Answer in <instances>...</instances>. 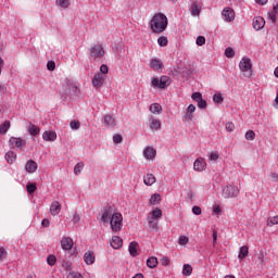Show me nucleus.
<instances>
[{"label": "nucleus", "mask_w": 278, "mask_h": 278, "mask_svg": "<svg viewBox=\"0 0 278 278\" xmlns=\"http://www.w3.org/2000/svg\"><path fill=\"white\" fill-rule=\"evenodd\" d=\"M49 225H51V223L49 222V219H47V218H45V219H42V222H41V226L42 227H49Z\"/></svg>", "instance_id": "338daca9"}, {"label": "nucleus", "mask_w": 278, "mask_h": 278, "mask_svg": "<svg viewBox=\"0 0 278 278\" xmlns=\"http://www.w3.org/2000/svg\"><path fill=\"white\" fill-rule=\"evenodd\" d=\"M195 45H198V47H203V45H205V38L203 36H198Z\"/></svg>", "instance_id": "de8ad7c7"}, {"label": "nucleus", "mask_w": 278, "mask_h": 278, "mask_svg": "<svg viewBox=\"0 0 278 278\" xmlns=\"http://www.w3.org/2000/svg\"><path fill=\"white\" fill-rule=\"evenodd\" d=\"M152 34H164L168 29V17L164 13H156L150 21Z\"/></svg>", "instance_id": "f257e3e1"}, {"label": "nucleus", "mask_w": 278, "mask_h": 278, "mask_svg": "<svg viewBox=\"0 0 278 278\" xmlns=\"http://www.w3.org/2000/svg\"><path fill=\"white\" fill-rule=\"evenodd\" d=\"M42 138L46 142H55L58 140V134L53 130H46L42 134Z\"/></svg>", "instance_id": "ddd939ff"}, {"label": "nucleus", "mask_w": 278, "mask_h": 278, "mask_svg": "<svg viewBox=\"0 0 278 278\" xmlns=\"http://www.w3.org/2000/svg\"><path fill=\"white\" fill-rule=\"evenodd\" d=\"M233 129H236V125H233V123H226V131H233Z\"/></svg>", "instance_id": "4d7b16f0"}, {"label": "nucleus", "mask_w": 278, "mask_h": 278, "mask_svg": "<svg viewBox=\"0 0 278 278\" xmlns=\"http://www.w3.org/2000/svg\"><path fill=\"white\" fill-rule=\"evenodd\" d=\"M113 142H114L115 144H121V142H123V136H121V135H114V136H113Z\"/></svg>", "instance_id": "3c124183"}, {"label": "nucleus", "mask_w": 278, "mask_h": 278, "mask_svg": "<svg viewBox=\"0 0 278 278\" xmlns=\"http://www.w3.org/2000/svg\"><path fill=\"white\" fill-rule=\"evenodd\" d=\"M222 210H220V206L219 205H216L214 208H213V215L216 216L218 214H220Z\"/></svg>", "instance_id": "0e129e2a"}, {"label": "nucleus", "mask_w": 278, "mask_h": 278, "mask_svg": "<svg viewBox=\"0 0 278 278\" xmlns=\"http://www.w3.org/2000/svg\"><path fill=\"white\" fill-rule=\"evenodd\" d=\"M79 220H80L79 215L77 213H74V215H73V223L77 224V223H79Z\"/></svg>", "instance_id": "69168bd1"}, {"label": "nucleus", "mask_w": 278, "mask_h": 278, "mask_svg": "<svg viewBox=\"0 0 278 278\" xmlns=\"http://www.w3.org/2000/svg\"><path fill=\"white\" fill-rule=\"evenodd\" d=\"M114 214L115 213H114V210H112V207H105L101 215V223H103L104 225H108V223H110Z\"/></svg>", "instance_id": "6e6552de"}, {"label": "nucleus", "mask_w": 278, "mask_h": 278, "mask_svg": "<svg viewBox=\"0 0 278 278\" xmlns=\"http://www.w3.org/2000/svg\"><path fill=\"white\" fill-rule=\"evenodd\" d=\"M192 118H193L192 113L186 112V114H185V119H186V121H192Z\"/></svg>", "instance_id": "774afa93"}, {"label": "nucleus", "mask_w": 278, "mask_h": 278, "mask_svg": "<svg viewBox=\"0 0 278 278\" xmlns=\"http://www.w3.org/2000/svg\"><path fill=\"white\" fill-rule=\"evenodd\" d=\"M225 55L226 58H233V55H236V51H233L231 47H228L225 50Z\"/></svg>", "instance_id": "49530a36"}, {"label": "nucleus", "mask_w": 278, "mask_h": 278, "mask_svg": "<svg viewBox=\"0 0 278 278\" xmlns=\"http://www.w3.org/2000/svg\"><path fill=\"white\" fill-rule=\"evenodd\" d=\"M70 127H71V129H74L75 131H77V129H79V127H81V124L79 123V121H72L70 123Z\"/></svg>", "instance_id": "a18cd8bd"}, {"label": "nucleus", "mask_w": 278, "mask_h": 278, "mask_svg": "<svg viewBox=\"0 0 278 278\" xmlns=\"http://www.w3.org/2000/svg\"><path fill=\"white\" fill-rule=\"evenodd\" d=\"M4 157L8 164H14V162H16V154L14 153V151L7 152Z\"/></svg>", "instance_id": "a878e982"}, {"label": "nucleus", "mask_w": 278, "mask_h": 278, "mask_svg": "<svg viewBox=\"0 0 278 278\" xmlns=\"http://www.w3.org/2000/svg\"><path fill=\"white\" fill-rule=\"evenodd\" d=\"M56 5L60 8H68L71 5V0H56Z\"/></svg>", "instance_id": "79ce46f5"}, {"label": "nucleus", "mask_w": 278, "mask_h": 278, "mask_svg": "<svg viewBox=\"0 0 278 278\" xmlns=\"http://www.w3.org/2000/svg\"><path fill=\"white\" fill-rule=\"evenodd\" d=\"M201 208L200 206H193L192 207V214H194L195 216H201Z\"/></svg>", "instance_id": "13d9d810"}, {"label": "nucleus", "mask_w": 278, "mask_h": 278, "mask_svg": "<svg viewBox=\"0 0 278 278\" xmlns=\"http://www.w3.org/2000/svg\"><path fill=\"white\" fill-rule=\"evenodd\" d=\"M25 170L30 174L36 173V170H38V163H36L34 160L27 161Z\"/></svg>", "instance_id": "aec40b11"}, {"label": "nucleus", "mask_w": 278, "mask_h": 278, "mask_svg": "<svg viewBox=\"0 0 278 278\" xmlns=\"http://www.w3.org/2000/svg\"><path fill=\"white\" fill-rule=\"evenodd\" d=\"M109 72H110V68L108 67V65L102 64L100 66V73H102V75H108Z\"/></svg>", "instance_id": "603ef678"}, {"label": "nucleus", "mask_w": 278, "mask_h": 278, "mask_svg": "<svg viewBox=\"0 0 278 278\" xmlns=\"http://www.w3.org/2000/svg\"><path fill=\"white\" fill-rule=\"evenodd\" d=\"M182 275H185V277H190L192 275V266L185 264L182 267Z\"/></svg>", "instance_id": "473e14b6"}, {"label": "nucleus", "mask_w": 278, "mask_h": 278, "mask_svg": "<svg viewBox=\"0 0 278 278\" xmlns=\"http://www.w3.org/2000/svg\"><path fill=\"white\" fill-rule=\"evenodd\" d=\"M110 244L112 249L118 250L121 247H123V239L119 236H113Z\"/></svg>", "instance_id": "f3484780"}, {"label": "nucleus", "mask_w": 278, "mask_h": 278, "mask_svg": "<svg viewBox=\"0 0 278 278\" xmlns=\"http://www.w3.org/2000/svg\"><path fill=\"white\" fill-rule=\"evenodd\" d=\"M157 45H159V47H168V37H166V36L159 37Z\"/></svg>", "instance_id": "72a5a7b5"}, {"label": "nucleus", "mask_w": 278, "mask_h": 278, "mask_svg": "<svg viewBox=\"0 0 278 278\" xmlns=\"http://www.w3.org/2000/svg\"><path fill=\"white\" fill-rule=\"evenodd\" d=\"M191 99L198 103L203 99V94H201V92H193Z\"/></svg>", "instance_id": "37998d69"}, {"label": "nucleus", "mask_w": 278, "mask_h": 278, "mask_svg": "<svg viewBox=\"0 0 278 278\" xmlns=\"http://www.w3.org/2000/svg\"><path fill=\"white\" fill-rule=\"evenodd\" d=\"M121 49H123V45H121V43H115L113 47L114 53H119Z\"/></svg>", "instance_id": "bf43d9fd"}, {"label": "nucleus", "mask_w": 278, "mask_h": 278, "mask_svg": "<svg viewBox=\"0 0 278 278\" xmlns=\"http://www.w3.org/2000/svg\"><path fill=\"white\" fill-rule=\"evenodd\" d=\"M27 130L30 134V136H38L40 134V128L34 124L28 123Z\"/></svg>", "instance_id": "393cba45"}, {"label": "nucleus", "mask_w": 278, "mask_h": 278, "mask_svg": "<svg viewBox=\"0 0 278 278\" xmlns=\"http://www.w3.org/2000/svg\"><path fill=\"white\" fill-rule=\"evenodd\" d=\"M275 225H278V215L267 218V227H273Z\"/></svg>", "instance_id": "4c0bfd02"}, {"label": "nucleus", "mask_w": 278, "mask_h": 278, "mask_svg": "<svg viewBox=\"0 0 278 278\" xmlns=\"http://www.w3.org/2000/svg\"><path fill=\"white\" fill-rule=\"evenodd\" d=\"M188 242H190V239L184 235L179 236L178 238V244L180 247H186V244H188Z\"/></svg>", "instance_id": "58836bf2"}, {"label": "nucleus", "mask_w": 278, "mask_h": 278, "mask_svg": "<svg viewBox=\"0 0 278 278\" xmlns=\"http://www.w3.org/2000/svg\"><path fill=\"white\" fill-rule=\"evenodd\" d=\"M161 201H162V195H160L159 193H154L150 198V205H160Z\"/></svg>", "instance_id": "cd10ccee"}, {"label": "nucleus", "mask_w": 278, "mask_h": 278, "mask_svg": "<svg viewBox=\"0 0 278 278\" xmlns=\"http://www.w3.org/2000/svg\"><path fill=\"white\" fill-rule=\"evenodd\" d=\"M61 247L64 251H71V249H73V240L70 237H63Z\"/></svg>", "instance_id": "dca6fc26"}, {"label": "nucleus", "mask_w": 278, "mask_h": 278, "mask_svg": "<svg viewBox=\"0 0 278 278\" xmlns=\"http://www.w3.org/2000/svg\"><path fill=\"white\" fill-rule=\"evenodd\" d=\"M155 220L156 219H151L148 217V227L150 229H153L154 231H157V229H160V227L157 226V223Z\"/></svg>", "instance_id": "e433bc0d"}, {"label": "nucleus", "mask_w": 278, "mask_h": 278, "mask_svg": "<svg viewBox=\"0 0 278 278\" xmlns=\"http://www.w3.org/2000/svg\"><path fill=\"white\" fill-rule=\"evenodd\" d=\"M26 190H27L28 194H34L37 190L36 182H28L26 185Z\"/></svg>", "instance_id": "c9c22d12"}, {"label": "nucleus", "mask_w": 278, "mask_h": 278, "mask_svg": "<svg viewBox=\"0 0 278 278\" xmlns=\"http://www.w3.org/2000/svg\"><path fill=\"white\" fill-rule=\"evenodd\" d=\"M161 264L163 266H168V264H170V260L166 256H164L162 260H161Z\"/></svg>", "instance_id": "e2e57ef3"}, {"label": "nucleus", "mask_w": 278, "mask_h": 278, "mask_svg": "<svg viewBox=\"0 0 278 278\" xmlns=\"http://www.w3.org/2000/svg\"><path fill=\"white\" fill-rule=\"evenodd\" d=\"M103 125L109 129L112 127H116V119L113 118L112 115H105L103 119Z\"/></svg>", "instance_id": "4be33fe9"}, {"label": "nucleus", "mask_w": 278, "mask_h": 278, "mask_svg": "<svg viewBox=\"0 0 278 278\" xmlns=\"http://www.w3.org/2000/svg\"><path fill=\"white\" fill-rule=\"evenodd\" d=\"M96 257L94 252L88 251L84 254V262L87 266H92L94 264Z\"/></svg>", "instance_id": "a211bd4d"}, {"label": "nucleus", "mask_w": 278, "mask_h": 278, "mask_svg": "<svg viewBox=\"0 0 278 278\" xmlns=\"http://www.w3.org/2000/svg\"><path fill=\"white\" fill-rule=\"evenodd\" d=\"M62 212V204H60L58 201H53L50 205V214L52 216H58Z\"/></svg>", "instance_id": "2eb2a0df"}, {"label": "nucleus", "mask_w": 278, "mask_h": 278, "mask_svg": "<svg viewBox=\"0 0 278 278\" xmlns=\"http://www.w3.org/2000/svg\"><path fill=\"white\" fill-rule=\"evenodd\" d=\"M128 251L132 257L138 255V242L132 241L129 243Z\"/></svg>", "instance_id": "b1692460"}, {"label": "nucleus", "mask_w": 278, "mask_h": 278, "mask_svg": "<svg viewBox=\"0 0 278 278\" xmlns=\"http://www.w3.org/2000/svg\"><path fill=\"white\" fill-rule=\"evenodd\" d=\"M238 194H240V189L233 185L224 187L222 191V197H224V199H233Z\"/></svg>", "instance_id": "20e7f679"}, {"label": "nucleus", "mask_w": 278, "mask_h": 278, "mask_svg": "<svg viewBox=\"0 0 278 278\" xmlns=\"http://www.w3.org/2000/svg\"><path fill=\"white\" fill-rule=\"evenodd\" d=\"M110 225L112 231L115 233L123 229V214L121 213H113V216L110 219Z\"/></svg>", "instance_id": "7ed1b4c3"}, {"label": "nucleus", "mask_w": 278, "mask_h": 278, "mask_svg": "<svg viewBox=\"0 0 278 278\" xmlns=\"http://www.w3.org/2000/svg\"><path fill=\"white\" fill-rule=\"evenodd\" d=\"M149 127L152 131H157L162 128V122L153 116L149 117Z\"/></svg>", "instance_id": "f8f14e48"}, {"label": "nucleus", "mask_w": 278, "mask_h": 278, "mask_svg": "<svg viewBox=\"0 0 278 278\" xmlns=\"http://www.w3.org/2000/svg\"><path fill=\"white\" fill-rule=\"evenodd\" d=\"M208 159H210L211 162H216V160H218V153H216V152H211V153L208 154Z\"/></svg>", "instance_id": "864d4df0"}, {"label": "nucleus", "mask_w": 278, "mask_h": 278, "mask_svg": "<svg viewBox=\"0 0 278 278\" xmlns=\"http://www.w3.org/2000/svg\"><path fill=\"white\" fill-rule=\"evenodd\" d=\"M239 68L240 71H242V73H247L245 77H251V59L244 56L241 59L240 63H239Z\"/></svg>", "instance_id": "39448f33"}, {"label": "nucleus", "mask_w": 278, "mask_h": 278, "mask_svg": "<svg viewBox=\"0 0 278 278\" xmlns=\"http://www.w3.org/2000/svg\"><path fill=\"white\" fill-rule=\"evenodd\" d=\"M245 140H255V131L248 130L244 135Z\"/></svg>", "instance_id": "c03bdc74"}, {"label": "nucleus", "mask_w": 278, "mask_h": 278, "mask_svg": "<svg viewBox=\"0 0 278 278\" xmlns=\"http://www.w3.org/2000/svg\"><path fill=\"white\" fill-rule=\"evenodd\" d=\"M198 108H199V110H205V108H207V101H205V100H200L199 102H198Z\"/></svg>", "instance_id": "8fccbe9b"}, {"label": "nucleus", "mask_w": 278, "mask_h": 278, "mask_svg": "<svg viewBox=\"0 0 278 278\" xmlns=\"http://www.w3.org/2000/svg\"><path fill=\"white\" fill-rule=\"evenodd\" d=\"M148 218L152 220H157L159 218H162V210L155 208L150 213V216Z\"/></svg>", "instance_id": "bb28decb"}, {"label": "nucleus", "mask_w": 278, "mask_h": 278, "mask_svg": "<svg viewBox=\"0 0 278 278\" xmlns=\"http://www.w3.org/2000/svg\"><path fill=\"white\" fill-rule=\"evenodd\" d=\"M149 110L152 114H160L162 112V105L160 103H153Z\"/></svg>", "instance_id": "c85d7f7f"}, {"label": "nucleus", "mask_w": 278, "mask_h": 278, "mask_svg": "<svg viewBox=\"0 0 278 278\" xmlns=\"http://www.w3.org/2000/svg\"><path fill=\"white\" fill-rule=\"evenodd\" d=\"M90 55L93 60H99L105 55V49H103V46L101 45H94L90 49Z\"/></svg>", "instance_id": "423d86ee"}, {"label": "nucleus", "mask_w": 278, "mask_h": 278, "mask_svg": "<svg viewBox=\"0 0 278 278\" xmlns=\"http://www.w3.org/2000/svg\"><path fill=\"white\" fill-rule=\"evenodd\" d=\"M10 122H4L3 124L0 125V134L1 136H5V134H8V131H10Z\"/></svg>", "instance_id": "c756f323"}, {"label": "nucleus", "mask_w": 278, "mask_h": 278, "mask_svg": "<svg viewBox=\"0 0 278 278\" xmlns=\"http://www.w3.org/2000/svg\"><path fill=\"white\" fill-rule=\"evenodd\" d=\"M252 25L255 31H260V29H264V26L266 25V21L262 16H256L253 18Z\"/></svg>", "instance_id": "9d476101"}, {"label": "nucleus", "mask_w": 278, "mask_h": 278, "mask_svg": "<svg viewBox=\"0 0 278 278\" xmlns=\"http://www.w3.org/2000/svg\"><path fill=\"white\" fill-rule=\"evenodd\" d=\"M217 240H218V231L213 230V247H216Z\"/></svg>", "instance_id": "680f3d73"}, {"label": "nucleus", "mask_w": 278, "mask_h": 278, "mask_svg": "<svg viewBox=\"0 0 278 278\" xmlns=\"http://www.w3.org/2000/svg\"><path fill=\"white\" fill-rule=\"evenodd\" d=\"M152 88H160V90H164L170 86V77L161 76L160 78L153 77L151 78Z\"/></svg>", "instance_id": "f03ea898"}, {"label": "nucleus", "mask_w": 278, "mask_h": 278, "mask_svg": "<svg viewBox=\"0 0 278 278\" xmlns=\"http://www.w3.org/2000/svg\"><path fill=\"white\" fill-rule=\"evenodd\" d=\"M81 170H84V165L80 164V163L76 164L75 167H74V173L76 175H79V173H81Z\"/></svg>", "instance_id": "09e8293b"}, {"label": "nucleus", "mask_w": 278, "mask_h": 278, "mask_svg": "<svg viewBox=\"0 0 278 278\" xmlns=\"http://www.w3.org/2000/svg\"><path fill=\"white\" fill-rule=\"evenodd\" d=\"M223 101H224V98L222 93H215L213 96V102L216 103L217 105L223 103Z\"/></svg>", "instance_id": "a19ab883"}, {"label": "nucleus", "mask_w": 278, "mask_h": 278, "mask_svg": "<svg viewBox=\"0 0 278 278\" xmlns=\"http://www.w3.org/2000/svg\"><path fill=\"white\" fill-rule=\"evenodd\" d=\"M205 166H207V163H205V159L199 157L193 163V169L198 173H203L205 170Z\"/></svg>", "instance_id": "9b49d317"}, {"label": "nucleus", "mask_w": 278, "mask_h": 278, "mask_svg": "<svg viewBox=\"0 0 278 278\" xmlns=\"http://www.w3.org/2000/svg\"><path fill=\"white\" fill-rule=\"evenodd\" d=\"M155 155H156V151L152 147H147L143 150V157H146V160H154Z\"/></svg>", "instance_id": "6ab92c4d"}, {"label": "nucleus", "mask_w": 278, "mask_h": 278, "mask_svg": "<svg viewBox=\"0 0 278 278\" xmlns=\"http://www.w3.org/2000/svg\"><path fill=\"white\" fill-rule=\"evenodd\" d=\"M187 112L189 114H194V112H197V106H194V104H190L188 108H187Z\"/></svg>", "instance_id": "052dcab7"}, {"label": "nucleus", "mask_w": 278, "mask_h": 278, "mask_svg": "<svg viewBox=\"0 0 278 278\" xmlns=\"http://www.w3.org/2000/svg\"><path fill=\"white\" fill-rule=\"evenodd\" d=\"M225 21H227L228 23H231V21H233V18H236V13L232 11V9H224L222 12Z\"/></svg>", "instance_id": "4468645a"}, {"label": "nucleus", "mask_w": 278, "mask_h": 278, "mask_svg": "<svg viewBox=\"0 0 278 278\" xmlns=\"http://www.w3.org/2000/svg\"><path fill=\"white\" fill-rule=\"evenodd\" d=\"M150 68H152V71H162L163 68L162 61L157 58L152 59L150 61Z\"/></svg>", "instance_id": "412c9836"}, {"label": "nucleus", "mask_w": 278, "mask_h": 278, "mask_svg": "<svg viewBox=\"0 0 278 278\" xmlns=\"http://www.w3.org/2000/svg\"><path fill=\"white\" fill-rule=\"evenodd\" d=\"M48 71H55V61H49L47 63Z\"/></svg>", "instance_id": "6e6d98bb"}, {"label": "nucleus", "mask_w": 278, "mask_h": 278, "mask_svg": "<svg viewBox=\"0 0 278 278\" xmlns=\"http://www.w3.org/2000/svg\"><path fill=\"white\" fill-rule=\"evenodd\" d=\"M104 81H105V76H103V74L101 73H96L92 78V86L93 88L99 90V88L103 86Z\"/></svg>", "instance_id": "0eeeda50"}, {"label": "nucleus", "mask_w": 278, "mask_h": 278, "mask_svg": "<svg viewBox=\"0 0 278 278\" xmlns=\"http://www.w3.org/2000/svg\"><path fill=\"white\" fill-rule=\"evenodd\" d=\"M191 14L192 16H199V14H201V7H199L197 3H193L191 5Z\"/></svg>", "instance_id": "f704fd0d"}, {"label": "nucleus", "mask_w": 278, "mask_h": 278, "mask_svg": "<svg viewBox=\"0 0 278 278\" xmlns=\"http://www.w3.org/2000/svg\"><path fill=\"white\" fill-rule=\"evenodd\" d=\"M247 255H249V247L243 245L240 248L238 257H239V260H244V257H247Z\"/></svg>", "instance_id": "7c9ffc66"}, {"label": "nucleus", "mask_w": 278, "mask_h": 278, "mask_svg": "<svg viewBox=\"0 0 278 278\" xmlns=\"http://www.w3.org/2000/svg\"><path fill=\"white\" fill-rule=\"evenodd\" d=\"M25 140L16 137H11L9 140V146L11 149H23V146H25Z\"/></svg>", "instance_id": "1a4fd4ad"}, {"label": "nucleus", "mask_w": 278, "mask_h": 278, "mask_svg": "<svg viewBox=\"0 0 278 278\" xmlns=\"http://www.w3.org/2000/svg\"><path fill=\"white\" fill-rule=\"evenodd\" d=\"M155 181H156L155 175L153 174H147L146 176H143V182L146 186H153Z\"/></svg>", "instance_id": "5701e85b"}, {"label": "nucleus", "mask_w": 278, "mask_h": 278, "mask_svg": "<svg viewBox=\"0 0 278 278\" xmlns=\"http://www.w3.org/2000/svg\"><path fill=\"white\" fill-rule=\"evenodd\" d=\"M147 266L148 268H155L157 266V257L151 256L147 260Z\"/></svg>", "instance_id": "2f4dec72"}, {"label": "nucleus", "mask_w": 278, "mask_h": 278, "mask_svg": "<svg viewBox=\"0 0 278 278\" xmlns=\"http://www.w3.org/2000/svg\"><path fill=\"white\" fill-rule=\"evenodd\" d=\"M58 262V258L55 257V255H53V254H50V255H48V257H47V264L49 265V266H55V263Z\"/></svg>", "instance_id": "ea45409f"}, {"label": "nucleus", "mask_w": 278, "mask_h": 278, "mask_svg": "<svg viewBox=\"0 0 278 278\" xmlns=\"http://www.w3.org/2000/svg\"><path fill=\"white\" fill-rule=\"evenodd\" d=\"M66 278H84V277H83L81 274H79V273L72 271V273H70V274L67 275Z\"/></svg>", "instance_id": "5fc2aeb1"}]
</instances>
